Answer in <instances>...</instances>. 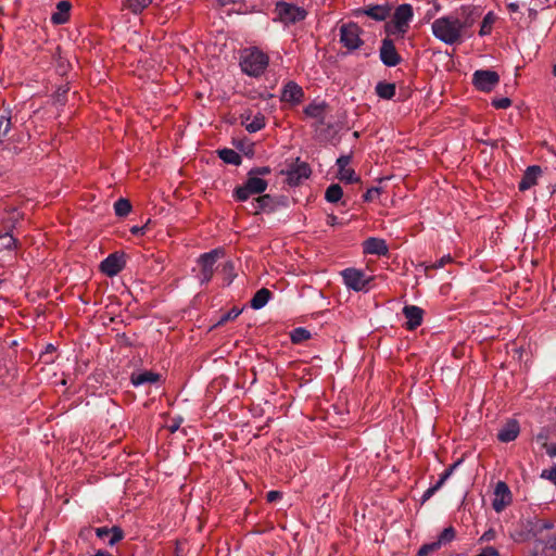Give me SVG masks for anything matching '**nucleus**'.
<instances>
[{
  "mask_svg": "<svg viewBox=\"0 0 556 556\" xmlns=\"http://www.w3.org/2000/svg\"><path fill=\"white\" fill-rule=\"evenodd\" d=\"M511 503V492L508 485L498 481L494 490V498L492 501V507L496 513L503 511Z\"/></svg>",
  "mask_w": 556,
  "mask_h": 556,
  "instance_id": "9d476101",
  "label": "nucleus"
},
{
  "mask_svg": "<svg viewBox=\"0 0 556 556\" xmlns=\"http://www.w3.org/2000/svg\"><path fill=\"white\" fill-rule=\"evenodd\" d=\"M553 525L546 520L534 519L527 521V529L533 534V536H536L543 530L551 529Z\"/></svg>",
  "mask_w": 556,
  "mask_h": 556,
  "instance_id": "c756f323",
  "label": "nucleus"
},
{
  "mask_svg": "<svg viewBox=\"0 0 556 556\" xmlns=\"http://www.w3.org/2000/svg\"><path fill=\"white\" fill-rule=\"evenodd\" d=\"M275 14L276 17L274 20L291 24L304 20L307 12L293 2H276Z\"/></svg>",
  "mask_w": 556,
  "mask_h": 556,
  "instance_id": "39448f33",
  "label": "nucleus"
},
{
  "mask_svg": "<svg viewBox=\"0 0 556 556\" xmlns=\"http://www.w3.org/2000/svg\"><path fill=\"white\" fill-rule=\"evenodd\" d=\"M160 380V375L150 370L134 372L130 377V381L135 387L142 386L146 383H155Z\"/></svg>",
  "mask_w": 556,
  "mask_h": 556,
  "instance_id": "bb28decb",
  "label": "nucleus"
},
{
  "mask_svg": "<svg viewBox=\"0 0 556 556\" xmlns=\"http://www.w3.org/2000/svg\"><path fill=\"white\" fill-rule=\"evenodd\" d=\"M223 273L227 277V279H228L227 283L229 285L232 281L233 277L236 276L235 266H233L232 262L228 261L223 265Z\"/></svg>",
  "mask_w": 556,
  "mask_h": 556,
  "instance_id": "79ce46f5",
  "label": "nucleus"
},
{
  "mask_svg": "<svg viewBox=\"0 0 556 556\" xmlns=\"http://www.w3.org/2000/svg\"><path fill=\"white\" fill-rule=\"evenodd\" d=\"M242 125L249 132H256L264 128L265 117L263 114L257 113L256 115H242Z\"/></svg>",
  "mask_w": 556,
  "mask_h": 556,
  "instance_id": "393cba45",
  "label": "nucleus"
},
{
  "mask_svg": "<svg viewBox=\"0 0 556 556\" xmlns=\"http://www.w3.org/2000/svg\"><path fill=\"white\" fill-rule=\"evenodd\" d=\"M17 240L9 232L0 235V252L12 251L16 248Z\"/></svg>",
  "mask_w": 556,
  "mask_h": 556,
  "instance_id": "c9c22d12",
  "label": "nucleus"
},
{
  "mask_svg": "<svg viewBox=\"0 0 556 556\" xmlns=\"http://www.w3.org/2000/svg\"><path fill=\"white\" fill-rule=\"evenodd\" d=\"M146 8H147V3L146 2H125L124 7L122 8V10L127 9V10L131 11L134 14H139Z\"/></svg>",
  "mask_w": 556,
  "mask_h": 556,
  "instance_id": "ea45409f",
  "label": "nucleus"
},
{
  "mask_svg": "<svg viewBox=\"0 0 556 556\" xmlns=\"http://www.w3.org/2000/svg\"><path fill=\"white\" fill-rule=\"evenodd\" d=\"M250 173L256 177L262 178V176L269 175L271 173V169L268 166H261V167H254V168L250 169Z\"/></svg>",
  "mask_w": 556,
  "mask_h": 556,
  "instance_id": "de8ad7c7",
  "label": "nucleus"
},
{
  "mask_svg": "<svg viewBox=\"0 0 556 556\" xmlns=\"http://www.w3.org/2000/svg\"><path fill=\"white\" fill-rule=\"evenodd\" d=\"M519 431V424L516 420H509L500 429L497 439L505 443L511 442L518 437Z\"/></svg>",
  "mask_w": 556,
  "mask_h": 556,
  "instance_id": "5701e85b",
  "label": "nucleus"
},
{
  "mask_svg": "<svg viewBox=\"0 0 556 556\" xmlns=\"http://www.w3.org/2000/svg\"><path fill=\"white\" fill-rule=\"evenodd\" d=\"M477 17L471 5H463L459 11L434 20L431 24L432 34L445 45L460 43Z\"/></svg>",
  "mask_w": 556,
  "mask_h": 556,
  "instance_id": "f257e3e1",
  "label": "nucleus"
},
{
  "mask_svg": "<svg viewBox=\"0 0 556 556\" xmlns=\"http://www.w3.org/2000/svg\"><path fill=\"white\" fill-rule=\"evenodd\" d=\"M219 157L227 164L239 165L241 156L232 149H223L218 151Z\"/></svg>",
  "mask_w": 556,
  "mask_h": 556,
  "instance_id": "2f4dec72",
  "label": "nucleus"
},
{
  "mask_svg": "<svg viewBox=\"0 0 556 556\" xmlns=\"http://www.w3.org/2000/svg\"><path fill=\"white\" fill-rule=\"evenodd\" d=\"M380 60L389 67L396 66L401 62V56L397 53L395 46L391 39H383L380 47Z\"/></svg>",
  "mask_w": 556,
  "mask_h": 556,
  "instance_id": "f8f14e48",
  "label": "nucleus"
},
{
  "mask_svg": "<svg viewBox=\"0 0 556 556\" xmlns=\"http://www.w3.org/2000/svg\"><path fill=\"white\" fill-rule=\"evenodd\" d=\"M494 539H495V531L493 529H490L482 534V536L480 538V541H492Z\"/></svg>",
  "mask_w": 556,
  "mask_h": 556,
  "instance_id": "3c124183",
  "label": "nucleus"
},
{
  "mask_svg": "<svg viewBox=\"0 0 556 556\" xmlns=\"http://www.w3.org/2000/svg\"><path fill=\"white\" fill-rule=\"evenodd\" d=\"M126 265L123 253H112L104 258L100 264V269L109 277H114L119 274Z\"/></svg>",
  "mask_w": 556,
  "mask_h": 556,
  "instance_id": "1a4fd4ad",
  "label": "nucleus"
},
{
  "mask_svg": "<svg viewBox=\"0 0 556 556\" xmlns=\"http://www.w3.org/2000/svg\"><path fill=\"white\" fill-rule=\"evenodd\" d=\"M12 128L10 112L0 115V142L9 134Z\"/></svg>",
  "mask_w": 556,
  "mask_h": 556,
  "instance_id": "e433bc0d",
  "label": "nucleus"
},
{
  "mask_svg": "<svg viewBox=\"0 0 556 556\" xmlns=\"http://www.w3.org/2000/svg\"><path fill=\"white\" fill-rule=\"evenodd\" d=\"M179 428V424H174L169 427L172 432H175Z\"/></svg>",
  "mask_w": 556,
  "mask_h": 556,
  "instance_id": "6e6d98bb",
  "label": "nucleus"
},
{
  "mask_svg": "<svg viewBox=\"0 0 556 556\" xmlns=\"http://www.w3.org/2000/svg\"><path fill=\"white\" fill-rule=\"evenodd\" d=\"M453 261L452 256L450 254L443 255L440 260L435 261L434 263L427 265L426 269L432 268V269H439L444 267L446 264L451 263Z\"/></svg>",
  "mask_w": 556,
  "mask_h": 556,
  "instance_id": "a19ab883",
  "label": "nucleus"
},
{
  "mask_svg": "<svg viewBox=\"0 0 556 556\" xmlns=\"http://www.w3.org/2000/svg\"><path fill=\"white\" fill-rule=\"evenodd\" d=\"M71 2H58L56 12L51 15V22L54 25H61L70 20Z\"/></svg>",
  "mask_w": 556,
  "mask_h": 556,
  "instance_id": "a878e982",
  "label": "nucleus"
},
{
  "mask_svg": "<svg viewBox=\"0 0 556 556\" xmlns=\"http://www.w3.org/2000/svg\"><path fill=\"white\" fill-rule=\"evenodd\" d=\"M413 17V9L410 4L403 3L394 12L393 26L397 33L405 34L408 23Z\"/></svg>",
  "mask_w": 556,
  "mask_h": 556,
  "instance_id": "9b49d317",
  "label": "nucleus"
},
{
  "mask_svg": "<svg viewBox=\"0 0 556 556\" xmlns=\"http://www.w3.org/2000/svg\"><path fill=\"white\" fill-rule=\"evenodd\" d=\"M379 192H380V188H376V187L370 188L364 194V200L371 201L376 194H379Z\"/></svg>",
  "mask_w": 556,
  "mask_h": 556,
  "instance_id": "8fccbe9b",
  "label": "nucleus"
},
{
  "mask_svg": "<svg viewBox=\"0 0 556 556\" xmlns=\"http://www.w3.org/2000/svg\"><path fill=\"white\" fill-rule=\"evenodd\" d=\"M361 33L362 30L357 24H344L340 27V42L350 51L356 50L363 45Z\"/></svg>",
  "mask_w": 556,
  "mask_h": 556,
  "instance_id": "423d86ee",
  "label": "nucleus"
},
{
  "mask_svg": "<svg viewBox=\"0 0 556 556\" xmlns=\"http://www.w3.org/2000/svg\"><path fill=\"white\" fill-rule=\"evenodd\" d=\"M457 466V463H455L454 465H452L450 468H447L441 476H440V479L439 481L430 486L429 489H427L422 495V502H426L428 501L429 498H431L434 493L437 491H439L442 485L445 483V481L451 477V475L453 473L455 467Z\"/></svg>",
  "mask_w": 556,
  "mask_h": 556,
  "instance_id": "cd10ccee",
  "label": "nucleus"
},
{
  "mask_svg": "<svg viewBox=\"0 0 556 556\" xmlns=\"http://www.w3.org/2000/svg\"><path fill=\"white\" fill-rule=\"evenodd\" d=\"M224 256V250L223 249H214L210 252L201 254L197 263L200 267L198 278L200 282L207 283L211 281L214 273H215V265L217 260Z\"/></svg>",
  "mask_w": 556,
  "mask_h": 556,
  "instance_id": "7ed1b4c3",
  "label": "nucleus"
},
{
  "mask_svg": "<svg viewBox=\"0 0 556 556\" xmlns=\"http://www.w3.org/2000/svg\"><path fill=\"white\" fill-rule=\"evenodd\" d=\"M437 549H439V543L432 542L429 544H424L419 548L417 556H427L429 553L434 552Z\"/></svg>",
  "mask_w": 556,
  "mask_h": 556,
  "instance_id": "37998d69",
  "label": "nucleus"
},
{
  "mask_svg": "<svg viewBox=\"0 0 556 556\" xmlns=\"http://www.w3.org/2000/svg\"><path fill=\"white\" fill-rule=\"evenodd\" d=\"M115 214L119 217L127 216L131 211V204L129 200L121 198L114 203Z\"/></svg>",
  "mask_w": 556,
  "mask_h": 556,
  "instance_id": "f704fd0d",
  "label": "nucleus"
},
{
  "mask_svg": "<svg viewBox=\"0 0 556 556\" xmlns=\"http://www.w3.org/2000/svg\"><path fill=\"white\" fill-rule=\"evenodd\" d=\"M476 556H500V553L493 546H486Z\"/></svg>",
  "mask_w": 556,
  "mask_h": 556,
  "instance_id": "09e8293b",
  "label": "nucleus"
},
{
  "mask_svg": "<svg viewBox=\"0 0 556 556\" xmlns=\"http://www.w3.org/2000/svg\"><path fill=\"white\" fill-rule=\"evenodd\" d=\"M271 296V292L266 289V288H262L260 289L258 291H256V293L253 295V298L251 299V307L254 308V309H260L262 307H264L267 302L269 301Z\"/></svg>",
  "mask_w": 556,
  "mask_h": 556,
  "instance_id": "c85d7f7f",
  "label": "nucleus"
},
{
  "mask_svg": "<svg viewBox=\"0 0 556 556\" xmlns=\"http://www.w3.org/2000/svg\"><path fill=\"white\" fill-rule=\"evenodd\" d=\"M376 93L382 99L390 100L395 94V85L380 81L376 86Z\"/></svg>",
  "mask_w": 556,
  "mask_h": 556,
  "instance_id": "7c9ffc66",
  "label": "nucleus"
},
{
  "mask_svg": "<svg viewBox=\"0 0 556 556\" xmlns=\"http://www.w3.org/2000/svg\"><path fill=\"white\" fill-rule=\"evenodd\" d=\"M290 338L293 343H302L311 338V332L305 328L299 327L292 330Z\"/></svg>",
  "mask_w": 556,
  "mask_h": 556,
  "instance_id": "4c0bfd02",
  "label": "nucleus"
},
{
  "mask_svg": "<svg viewBox=\"0 0 556 556\" xmlns=\"http://www.w3.org/2000/svg\"><path fill=\"white\" fill-rule=\"evenodd\" d=\"M267 186L268 184L265 179L256 177L249 172L247 181L235 189L233 197L236 200L243 202L251 195L263 193Z\"/></svg>",
  "mask_w": 556,
  "mask_h": 556,
  "instance_id": "20e7f679",
  "label": "nucleus"
},
{
  "mask_svg": "<svg viewBox=\"0 0 556 556\" xmlns=\"http://www.w3.org/2000/svg\"><path fill=\"white\" fill-rule=\"evenodd\" d=\"M351 162L350 155H341L337 160V166H338V178L348 184L352 182H358L359 177L356 176L353 168L349 167V164Z\"/></svg>",
  "mask_w": 556,
  "mask_h": 556,
  "instance_id": "2eb2a0df",
  "label": "nucleus"
},
{
  "mask_svg": "<svg viewBox=\"0 0 556 556\" xmlns=\"http://www.w3.org/2000/svg\"><path fill=\"white\" fill-rule=\"evenodd\" d=\"M553 74L556 76V64L553 66Z\"/></svg>",
  "mask_w": 556,
  "mask_h": 556,
  "instance_id": "4d7b16f0",
  "label": "nucleus"
},
{
  "mask_svg": "<svg viewBox=\"0 0 556 556\" xmlns=\"http://www.w3.org/2000/svg\"><path fill=\"white\" fill-rule=\"evenodd\" d=\"M311 175V168L307 163H296L292 165L287 172V182L290 186H299L304 179Z\"/></svg>",
  "mask_w": 556,
  "mask_h": 556,
  "instance_id": "ddd939ff",
  "label": "nucleus"
},
{
  "mask_svg": "<svg viewBox=\"0 0 556 556\" xmlns=\"http://www.w3.org/2000/svg\"><path fill=\"white\" fill-rule=\"evenodd\" d=\"M391 8L386 4L371 5L366 10H356L355 14H366L376 21H383L390 13Z\"/></svg>",
  "mask_w": 556,
  "mask_h": 556,
  "instance_id": "b1692460",
  "label": "nucleus"
},
{
  "mask_svg": "<svg viewBox=\"0 0 556 556\" xmlns=\"http://www.w3.org/2000/svg\"><path fill=\"white\" fill-rule=\"evenodd\" d=\"M343 195L342 188L338 184L330 185L325 193V198L330 203L338 202Z\"/></svg>",
  "mask_w": 556,
  "mask_h": 556,
  "instance_id": "72a5a7b5",
  "label": "nucleus"
},
{
  "mask_svg": "<svg viewBox=\"0 0 556 556\" xmlns=\"http://www.w3.org/2000/svg\"><path fill=\"white\" fill-rule=\"evenodd\" d=\"M328 109V104L324 101L312 102L304 109V114L307 117L315 119L318 125H325Z\"/></svg>",
  "mask_w": 556,
  "mask_h": 556,
  "instance_id": "dca6fc26",
  "label": "nucleus"
},
{
  "mask_svg": "<svg viewBox=\"0 0 556 556\" xmlns=\"http://www.w3.org/2000/svg\"><path fill=\"white\" fill-rule=\"evenodd\" d=\"M96 535L108 543V545L113 546L117 542H119L124 538V532L119 527H100L96 529Z\"/></svg>",
  "mask_w": 556,
  "mask_h": 556,
  "instance_id": "a211bd4d",
  "label": "nucleus"
},
{
  "mask_svg": "<svg viewBox=\"0 0 556 556\" xmlns=\"http://www.w3.org/2000/svg\"><path fill=\"white\" fill-rule=\"evenodd\" d=\"M304 98L303 89L294 81H289L282 90L281 101L291 104H299Z\"/></svg>",
  "mask_w": 556,
  "mask_h": 556,
  "instance_id": "6ab92c4d",
  "label": "nucleus"
},
{
  "mask_svg": "<svg viewBox=\"0 0 556 556\" xmlns=\"http://www.w3.org/2000/svg\"><path fill=\"white\" fill-rule=\"evenodd\" d=\"M498 81L500 76L494 71L478 70L472 75V84L478 90L483 92L492 91Z\"/></svg>",
  "mask_w": 556,
  "mask_h": 556,
  "instance_id": "0eeeda50",
  "label": "nucleus"
},
{
  "mask_svg": "<svg viewBox=\"0 0 556 556\" xmlns=\"http://www.w3.org/2000/svg\"><path fill=\"white\" fill-rule=\"evenodd\" d=\"M492 105L496 109H507L511 105V101L509 98L494 99Z\"/></svg>",
  "mask_w": 556,
  "mask_h": 556,
  "instance_id": "49530a36",
  "label": "nucleus"
},
{
  "mask_svg": "<svg viewBox=\"0 0 556 556\" xmlns=\"http://www.w3.org/2000/svg\"><path fill=\"white\" fill-rule=\"evenodd\" d=\"M403 314L406 318V328L414 330L422 323L424 311L416 305H406L403 308Z\"/></svg>",
  "mask_w": 556,
  "mask_h": 556,
  "instance_id": "aec40b11",
  "label": "nucleus"
},
{
  "mask_svg": "<svg viewBox=\"0 0 556 556\" xmlns=\"http://www.w3.org/2000/svg\"><path fill=\"white\" fill-rule=\"evenodd\" d=\"M495 21H496V15L493 12L486 13V15L483 17V21H482V24H481V27L479 30V35L486 36L489 34H491L493 24L495 23Z\"/></svg>",
  "mask_w": 556,
  "mask_h": 556,
  "instance_id": "473e14b6",
  "label": "nucleus"
},
{
  "mask_svg": "<svg viewBox=\"0 0 556 556\" xmlns=\"http://www.w3.org/2000/svg\"><path fill=\"white\" fill-rule=\"evenodd\" d=\"M363 251L365 254L372 255H387L388 254V245L386 240L370 237L363 242Z\"/></svg>",
  "mask_w": 556,
  "mask_h": 556,
  "instance_id": "412c9836",
  "label": "nucleus"
},
{
  "mask_svg": "<svg viewBox=\"0 0 556 556\" xmlns=\"http://www.w3.org/2000/svg\"><path fill=\"white\" fill-rule=\"evenodd\" d=\"M507 10L514 21L523 18V11H528V22H532L536 17L538 10L527 7V2H509Z\"/></svg>",
  "mask_w": 556,
  "mask_h": 556,
  "instance_id": "f3484780",
  "label": "nucleus"
},
{
  "mask_svg": "<svg viewBox=\"0 0 556 556\" xmlns=\"http://www.w3.org/2000/svg\"><path fill=\"white\" fill-rule=\"evenodd\" d=\"M546 453L548 454L549 457H555L556 456V443H553V444L546 446Z\"/></svg>",
  "mask_w": 556,
  "mask_h": 556,
  "instance_id": "864d4df0",
  "label": "nucleus"
},
{
  "mask_svg": "<svg viewBox=\"0 0 556 556\" xmlns=\"http://www.w3.org/2000/svg\"><path fill=\"white\" fill-rule=\"evenodd\" d=\"M542 169L538 165L529 166L525 172L521 180L519 181L518 188L520 191H526L536 185L538 178L540 177Z\"/></svg>",
  "mask_w": 556,
  "mask_h": 556,
  "instance_id": "4be33fe9",
  "label": "nucleus"
},
{
  "mask_svg": "<svg viewBox=\"0 0 556 556\" xmlns=\"http://www.w3.org/2000/svg\"><path fill=\"white\" fill-rule=\"evenodd\" d=\"M131 232L134 235H142L143 233V228L135 226V227L131 228Z\"/></svg>",
  "mask_w": 556,
  "mask_h": 556,
  "instance_id": "5fc2aeb1",
  "label": "nucleus"
},
{
  "mask_svg": "<svg viewBox=\"0 0 556 556\" xmlns=\"http://www.w3.org/2000/svg\"><path fill=\"white\" fill-rule=\"evenodd\" d=\"M541 478L547 479L556 485V466L551 469H544L541 473Z\"/></svg>",
  "mask_w": 556,
  "mask_h": 556,
  "instance_id": "a18cd8bd",
  "label": "nucleus"
},
{
  "mask_svg": "<svg viewBox=\"0 0 556 556\" xmlns=\"http://www.w3.org/2000/svg\"><path fill=\"white\" fill-rule=\"evenodd\" d=\"M240 314H241V309L233 307L220 318L219 324L236 319Z\"/></svg>",
  "mask_w": 556,
  "mask_h": 556,
  "instance_id": "c03bdc74",
  "label": "nucleus"
},
{
  "mask_svg": "<svg viewBox=\"0 0 556 556\" xmlns=\"http://www.w3.org/2000/svg\"><path fill=\"white\" fill-rule=\"evenodd\" d=\"M268 63V55L257 48L244 50L240 59L242 72L252 77L261 76L267 68Z\"/></svg>",
  "mask_w": 556,
  "mask_h": 556,
  "instance_id": "f03ea898",
  "label": "nucleus"
},
{
  "mask_svg": "<svg viewBox=\"0 0 556 556\" xmlns=\"http://www.w3.org/2000/svg\"><path fill=\"white\" fill-rule=\"evenodd\" d=\"M341 275L345 286L354 291L365 290L372 280L371 277H367L362 270L355 268H346Z\"/></svg>",
  "mask_w": 556,
  "mask_h": 556,
  "instance_id": "6e6552de",
  "label": "nucleus"
},
{
  "mask_svg": "<svg viewBox=\"0 0 556 556\" xmlns=\"http://www.w3.org/2000/svg\"><path fill=\"white\" fill-rule=\"evenodd\" d=\"M455 539V530L453 527L445 528L440 535L438 536V540L434 543H439V548L446 543L452 542Z\"/></svg>",
  "mask_w": 556,
  "mask_h": 556,
  "instance_id": "58836bf2",
  "label": "nucleus"
},
{
  "mask_svg": "<svg viewBox=\"0 0 556 556\" xmlns=\"http://www.w3.org/2000/svg\"><path fill=\"white\" fill-rule=\"evenodd\" d=\"M251 213L258 215L262 212L271 213L278 207V200L269 194L258 195L251 202Z\"/></svg>",
  "mask_w": 556,
  "mask_h": 556,
  "instance_id": "4468645a",
  "label": "nucleus"
},
{
  "mask_svg": "<svg viewBox=\"0 0 556 556\" xmlns=\"http://www.w3.org/2000/svg\"><path fill=\"white\" fill-rule=\"evenodd\" d=\"M266 496L268 502H275L280 498L281 494L278 491H269Z\"/></svg>",
  "mask_w": 556,
  "mask_h": 556,
  "instance_id": "603ef678",
  "label": "nucleus"
}]
</instances>
